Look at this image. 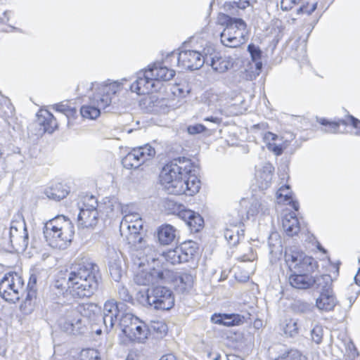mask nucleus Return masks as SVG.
I'll use <instances>...</instances> for the list:
<instances>
[{"label": "nucleus", "instance_id": "obj_1", "mask_svg": "<svg viewBox=\"0 0 360 360\" xmlns=\"http://www.w3.org/2000/svg\"><path fill=\"white\" fill-rule=\"evenodd\" d=\"M197 173L198 167L190 158L179 156L165 164L159 180L169 194L192 196L200 188Z\"/></svg>", "mask_w": 360, "mask_h": 360}, {"label": "nucleus", "instance_id": "obj_2", "mask_svg": "<svg viewBox=\"0 0 360 360\" xmlns=\"http://www.w3.org/2000/svg\"><path fill=\"white\" fill-rule=\"evenodd\" d=\"M101 279L98 266L91 261H82L71 267L68 288L75 298H89L97 290Z\"/></svg>", "mask_w": 360, "mask_h": 360}, {"label": "nucleus", "instance_id": "obj_3", "mask_svg": "<svg viewBox=\"0 0 360 360\" xmlns=\"http://www.w3.org/2000/svg\"><path fill=\"white\" fill-rule=\"evenodd\" d=\"M96 89V92L90 98V104L82 106L80 114L84 118L96 119L101 114V110H105L112 102V96L121 89V83L110 80L102 84L91 82L90 89Z\"/></svg>", "mask_w": 360, "mask_h": 360}, {"label": "nucleus", "instance_id": "obj_4", "mask_svg": "<svg viewBox=\"0 0 360 360\" xmlns=\"http://www.w3.org/2000/svg\"><path fill=\"white\" fill-rule=\"evenodd\" d=\"M137 316L127 311L126 304L122 302L108 300L104 304L103 321L106 331L109 332L117 323L124 335L130 331L131 325L137 321Z\"/></svg>", "mask_w": 360, "mask_h": 360}, {"label": "nucleus", "instance_id": "obj_5", "mask_svg": "<svg viewBox=\"0 0 360 360\" xmlns=\"http://www.w3.org/2000/svg\"><path fill=\"white\" fill-rule=\"evenodd\" d=\"M136 300L143 307L155 310L167 311L174 305V295L172 290L164 285H155L136 294Z\"/></svg>", "mask_w": 360, "mask_h": 360}, {"label": "nucleus", "instance_id": "obj_6", "mask_svg": "<svg viewBox=\"0 0 360 360\" xmlns=\"http://www.w3.org/2000/svg\"><path fill=\"white\" fill-rule=\"evenodd\" d=\"M29 244V234L24 217L18 214L12 220L9 229L4 232V248L11 252V248L16 252L25 251Z\"/></svg>", "mask_w": 360, "mask_h": 360}, {"label": "nucleus", "instance_id": "obj_7", "mask_svg": "<svg viewBox=\"0 0 360 360\" xmlns=\"http://www.w3.org/2000/svg\"><path fill=\"white\" fill-rule=\"evenodd\" d=\"M284 261L290 272H314L319 266L314 257L307 255L297 246L285 248Z\"/></svg>", "mask_w": 360, "mask_h": 360}, {"label": "nucleus", "instance_id": "obj_8", "mask_svg": "<svg viewBox=\"0 0 360 360\" xmlns=\"http://www.w3.org/2000/svg\"><path fill=\"white\" fill-rule=\"evenodd\" d=\"M24 280L19 274L8 272L0 281V297L8 302L15 303L24 295Z\"/></svg>", "mask_w": 360, "mask_h": 360}, {"label": "nucleus", "instance_id": "obj_9", "mask_svg": "<svg viewBox=\"0 0 360 360\" xmlns=\"http://www.w3.org/2000/svg\"><path fill=\"white\" fill-rule=\"evenodd\" d=\"M155 155V150L147 143L132 148L122 159V165L127 169H138L146 161L151 160Z\"/></svg>", "mask_w": 360, "mask_h": 360}, {"label": "nucleus", "instance_id": "obj_10", "mask_svg": "<svg viewBox=\"0 0 360 360\" xmlns=\"http://www.w3.org/2000/svg\"><path fill=\"white\" fill-rule=\"evenodd\" d=\"M197 250L198 244L193 240H188L165 252L163 257L167 262L174 265L188 262L193 258Z\"/></svg>", "mask_w": 360, "mask_h": 360}, {"label": "nucleus", "instance_id": "obj_11", "mask_svg": "<svg viewBox=\"0 0 360 360\" xmlns=\"http://www.w3.org/2000/svg\"><path fill=\"white\" fill-rule=\"evenodd\" d=\"M202 55L197 49H188L186 42L179 49L177 56L178 66L188 70H198L204 65Z\"/></svg>", "mask_w": 360, "mask_h": 360}, {"label": "nucleus", "instance_id": "obj_12", "mask_svg": "<svg viewBox=\"0 0 360 360\" xmlns=\"http://www.w3.org/2000/svg\"><path fill=\"white\" fill-rule=\"evenodd\" d=\"M150 70H141L136 73V79L129 85V89L139 95H145L158 90L154 78L149 75Z\"/></svg>", "mask_w": 360, "mask_h": 360}, {"label": "nucleus", "instance_id": "obj_13", "mask_svg": "<svg viewBox=\"0 0 360 360\" xmlns=\"http://www.w3.org/2000/svg\"><path fill=\"white\" fill-rule=\"evenodd\" d=\"M66 221H71L64 215H58L44 224L43 233L47 243L50 240H53V238L56 233L58 236H59L58 234H62L59 231H62Z\"/></svg>", "mask_w": 360, "mask_h": 360}, {"label": "nucleus", "instance_id": "obj_14", "mask_svg": "<svg viewBox=\"0 0 360 360\" xmlns=\"http://www.w3.org/2000/svg\"><path fill=\"white\" fill-rule=\"evenodd\" d=\"M313 272H290L288 276L290 285L297 289L306 290L311 288L316 283V278L311 274Z\"/></svg>", "mask_w": 360, "mask_h": 360}, {"label": "nucleus", "instance_id": "obj_15", "mask_svg": "<svg viewBox=\"0 0 360 360\" xmlns=\"http://www.w3.org/2000/svg\"><path fill=\"white\" fill-rule=\"evenodd\" d=\"M60 232L62 234L60 233L58 236L56 233L53 238V240H50L48 243L53 248L65 249L71 243L75 234L74 226L72 221L65 222V226Z\"/></svg>", "mask_w": 360, "mask_h": 360}, {"label": "nucleus", "instance_id": "obj_16", "mask_svg": "<svg viewBox=\"0 0 360 360\" xmlns=\"http://www.w3.org/2000/svg\"><path fill=\"white\" fill-rule=\"evenodd\" d=\"M211 321L215 324L233 327L244 323L245 317L243 315L236 313L214 314L211 316Z\"/></svg>", "mask_w": 360, "mask_h": 360}, {"label": "nucleus", "instance_id": "obj_17", "mask_svg": "<svg viewBox=\"0 0 360 360\" xmlns=\"http://www.w3.org/2000/svg\"><path fill=\"white\" fill-rule=\"evenodd\" d=\"M233 25L225 27L220 34V40L223 45L230 48H236L244 44L246 37L244 36V33L240 31L234 32V36L231 35Z\"/></svg>", "mask_w": 360, "mask_h": 360}, {"label": "nucleus", "instance_id": "obj_18", "mask_svg": "<svg viewBox=\"0 0 360 360\" xmlns=\"http://www.w3.org/2000/svg\"><path fill=\"white\" fill-rule=\"evenodd\" d=\"M148 69L150 70V75L154 78L157 85L160 81H169L175 75L174 70L169 69L163 65L161 62H155L148 65Z\"/></svg>", "mask_w": 360, "mask_h": 360}, {"label": "nucleus", "instance_id": "obj_19", "mask_svg": "<svg viewBox=\"0 0 360 360\" xmlns=\"http://www.w3.org/2000/svg\"><path fill=\"white\" fill-rule=\"evenodd\" d=\"M181 219L186 223L191 232H199L204 227V219L198 213L187 209L181 213Z\"/></svg>", "mask_w": 360, "mask_h": 360}, {"label": "nucleus", "instance_id": "obj_20", "mask_svg": "<svg viewBox=\"0 0 360 360\" xmlns=\"http://www.w3.org/2000/svg\"><path fill=\"white\" fill-rule=\"evenodd\" d=\"M130 331H127L126 335L131 341L142 342L148 337V330L147 326L137 318V321L130 326Z\"/></svg>", "mask_w": 360, "mask_h": 360}, {"label": "nucleus", "instance_id": "obj_21", "mask_svg": "<svg viewBox=\"0 0 360 360\" xmlns=\"http://www.w3.org/2000/svg\"><path fill=\"white\" fill-rule=\"evenodd\" d=\"M37 124L41 127L44 133L51 134L57 128L58 124L56 118L49 111L40 110L37 114Z\"/></svg>", "mask_w": 360, "mask_h": 360}, {"label": "nucleus", "instance_id": "obj_22", "mask_svg": "<svg viewBox=\"0 0 360 360\" xmlns=\"http://www.w3.org/2000/svg\"><path fill=\"white\" fill-rule=\"evenodd\" d=\"M302 3V6L296 10L297 15L306 13L311 15L317 8V2L312 3L311 5L308 2L305 3L302 0H281V8L283 11H288L291 10L295 5Z\"/></svg>", "mask_w": 360, "mask_h": 360}, {"label": "nucleus", "instance_id": "obj_23", "mask_svg": "<svg viewBox=\"0 0 360 360\" xmlns=\"http://www.w3.org/2000/svg\"><path fill=\"white\" fill-rule=\"evenodd\" d=\"M338 303L334 292H320L319 296L316 299L315 307L320 311H330Z\"/></svg>", "mask_w": 360, "mask_h": 360}, {"label": "nucleus", "instance_id": "obj_24", "mask_svg": "<svg viewBox=\"0 0 360 360\" xmlns=\"http://www.w3.org/2000/svg\"><path fill=\"white\" fill-rule=\"evenodd\" d=\"M98 310L99 309L97 304L86 303L79 305L77 309H74L70 305L62 306L60 311H67L70 314V316L74 315L75 314H79L80 316L83 317L91 319Z\"/></svg>", "mask_w": 360, "mask_h": 360}, {"label": "nucleus", "instance_id": "obj_25", "mask_svg": "<svg viewBox=\"0 0 360 360\" xmlns=\"http://www.w3.org/2000/svg\"><path fill=\"white\" fill-rule=\"evenodd\" d=\"M78 226L82 228L94 227L98 221V210H87L80 209L77 216Z\"/></svg>", "mask_w": 360, "mask_h": 360}, {"label": "nucleus", "instance_id": "obj_26", "mask_svg": "<svg viewBox=\"0 0 360 360\" xmlns=\"http://www.w3.org/2000/svg\"><path fill=\"white\" fill-rule=\"evenodd\" d=\"M158 239L162 245H167L174 242L177 237L176 229L168 224H165L158 229Z\"/></svg>", "mask_w": 360, "mask_h": 360}, {"label": "nucleus", "instance_id": "obj_27", "mask_svg": "<svg viewBox=\"0 0 360 360\" xmlns=\"http://www.w3.org/2000/svg\"><path fill=\"white\" fill-rule=\"evenodd\" d=\"M71 192L69 186L62 183H57L45 190V195L48 198L60 201L65 198Z\"/></svg>", "mask_w": 360, "mask_h": 360}, {"label": "nucleus", "instance_id": "obj_28", "mask_svg": "<svg viewBox=\"0 0 360 360\" xmlns=\"http://www.w3.org/2000/svg\"><path fill=\"white\" fill-rule=\"evenodd\" d=\"M282 226L288 236H296L300 231V224L295 214H286L282 220Z\"/></svg>", "mask_w": 360, "mask_h": 360}, {"label": "nucleus", "instance_id": "obj_29", "mask_svg": "<svg viewBox=\"0 0 360 360\" xmlns=\"http://www.w3.org/2000/svg\"><path fill=\"white\" fill-rule=\"evenodd\" d=\"M207 65H210L214 72L223 73L233 66V63L230 58L226 56L222 57L218 56V54H214V58L210 60Z\"/></svg>", "mask_w": 360, "mask_h": 360}, {"label": "nucleus", "instance_id": "obj_30", "mask_svg": "<svg viewBox=\"0 0 360 360\" xmlns=\"http://www.w3.org/2000/svg\"><path fill=\"white\" fill-rule=\"evenodd\" d=\"M269 253L272 257H277L281 255L283 251L281 240L279 233L276 231L271 232L269 236L268 240Z\"/></svg>", "mask_w": 360, "mask_h": 360}, {"label": "nucleus", "instance_id": "obj_31", "mask_svg": "<svg viewBox=\"0 0 360 360\" xmlns=\"http://www.w3.org/2000/svg\"><path fill=\"white\" fill-rule=\"evenodd\" d=\"M315 307L312 302L302 300H295L291 304V309L294 313L306 316L312 315Z\"/></svg>", "mask_w": 360, "mask_h": 360}, {"label": "nucleus", "instance_id": "obj_32", "mask_svg": "<svg viewBox=\"0 0 360 360\" xmlns=\"http://www.w3.org/2000/svg\"><path fill=\"white\" fill-rule=\"evenodd\" d=\"M223 18L224 19V22L222 23L225 24V27H231L233 25V30H231V35H235L234 32H237V31L242 32L244 33V36L247 34L246 31V22L240 18H233L228 15H224Z\"/></svg>", "mask_w": 360, "mask_h": 360}, {"label": "nucleus", "instance_id": "obj_33", "mask_svg": "<svg viewBox=\"0 0 360 360\" xmlns=\"http://www.w3.org/2000/svg\"><path fill=\"white\" fill-rule=\"evenodd\" d=\"M317 122L322 126L328 127V129H324L325 133L338 134L340 132V125L347 126V122L343 119H338L335 120H330L325 117L317 118Z\"/></svg>", "mask_w": 360, "mask_h": 360}, {"label": "nucleus", "instance_id": "obj_34", "mask_svg": "<svg viewBox=\"0 0 360 360\" xmlns=\"http://www.w3.org/2000/svg\"><path fill=\"white\" fill-rule=\"evenodd\" d=\"M256 2L257 0H238L226 1L223 6L225 11L230 12L231 14H234V12L233 11L234 10H245L249 7L252 9L254 4Z\"/></svg>", "mask_w": 360, "mask_h": 360}, {"label": "nucleus", "instance_id": "obj_35", "mask_svg": "<svg viewBox=\"0 0 360 360\" xmlns=\"http://www.w3.org/2000/svg\"><path fill=\"white\" fill-rule=\"evenodd\" d=\"M174 281L182 292L187 291L193 286V276L190 273L179 272L175 276Z\"/></svg>", "mask_w": 360, "mask_h": 360}, {"label": "nucleus", "instance_id": "obj_36", "mask_svg": "<svg viewBox=\"0 0 360 360\" xmlns=\"http://www.w3.org/2000/svg\"><path fill=\"white\" fill-rule=\"evenodd\" d=\"M60 312L63 313V311H60ZM65 312L67 314H66L67 318L71 317V316H70L69 313H68L67 311H65ZM75 315H76V316L74 317L72 319H67V321L65 322V324L68 325L66 330H70V332L73 334L83 333V331H82V319L81 318L82 316H80L79 314H75L74 315H72V316H75Z\"/></svg>", "mask_w": 360, "mask_h": 360}, {"label": "nucleus", "instance_id": "obj_37", "mask_svg": "<svg viewBox=\"0 0 360 360\" xmlns=\"http://www.w3.org/2000/svg\"><path fill=\"white\" fill-rule=\"evenodd\" d=\"M274 360H308V358L298 349H290L279 354Z\"/></svg>", "mask_w": 360, "mask_h": 360}, {"label": "nucleus", "instance_id": "obj_38", "mask_svg": "<svg viewBox=\"0 0 360 360\" xmlns=\"http://www.w3.org/2000/svg\"><path fill=\"white\" fill-rule=\"evenodd\" d=\"M317 288L320 292H333V280L329 274H323L319 277H315Z\"/></svg>", "mask_w": 360, "mask_h": 360}, {"label": "nucleus", "instance_id": "obj_39", "mask_svg": "<svg viewBox=\"0 0 360 360\" xmlns=\"http://www.w3.org/2000/svg\"><path fill=\"white\" fill-rule=\"evenodd\" d=\"M134 281L139 285H148L154 283V278L151 271H140L137 272L134 276Z\"/></svg>", "mask_w": 360, "mask_h": 360}, {"label": "nucleus", "instance_id": "obj_40", "mask_svg": "<svg viewBox=\"0 0 360 360\" xmlns=\"http://www.w3.org/2000/svg\"><path fill=\"white\" fill-rule=\"evenodd\" d=\"M262 63H257L255 65L252 63H250L249 66L247 69L245 70V72L243 73V77L246 80L252 81L257 76L259 75L260 72L262 70Z\"/></svg>", "mask_w": 360, "mask_h": 360}, {"label": "nucleus", "instance_id": "obj_41", "mask_svg": "<svg viewBox=\"0 0 360 360\" xmlns=\"http://www.w3.org/2000/svg\"><path fill=\"white\" fill-rule=\"evenodd\" d=\"M238 228L237 225H233L230 228H226L224 230V236L229 244L231 246H235L239 243Z\"/></svg>", "mask_w": 360, "mask_h": 360}, {"label": "nucleus", "instance_id": "obj_42", "mask_svg": "<svg viewBox=\"0 0 360 360\" xmlns=\"http://www.w3.org/2000/svg\"><path fill=\"white\" fill-rule=\"evenodd\" d=\"M165 207L169 211V213L177 215L181 219V213L187 210V208L184 205L169 199L165 202Z\"/></svg>", "mask_w": 360, "mask_h": 360}, {"label": "nucleus", "instance_id": "obj_43", "mask_svg": "<svg viewBox=\"0 0 360 360\" xmlns=\"http://www.w3.org/2000/svg\"><path fill=\"white\" fill-rule=\"evenodd\" d=\"M197 51L202 55L201 58L203 59L204 64H208L210 60L214 58V54H217L215 52V49L213 45L210 43H206L205 46L201 47L200 49H198Z\"/></svg>", "mask_w": 360, "mask_h": 360}, {"label": "nucleus", "instance_id": "obj_44", "mask_svg": "<svg viewBox=\"0 0 360 360\" xmlns=\"http://www.w3.org/2000/svg\"><path fill=\"white\" fill-rule=\"evenodd\" d=\"M247 51L250 53L251 57L252 63L255 64L262 62V51L259 46L255 45L253 43L248 44Z\"/></svg>", "mask_w": 360, "mask_h": 360}, {"label": "nucleus", "instance_id": "obj_45", "mask_svg": "<svg viewBox=\"0 0 360 360\" xmlns=\"http://www.w3.org/2000/svg\"><path fill=\"white\" fill-rule=\"evenodd\" d=\"M79 210L86 209L87 210H97L98 202L94 195H86L83 200L78 203Z\"/></svg>", "mask_w": 360, "mask_h": 360}, {"label": "nucleus", "instance_id": "obj_46", "mask_svg": "<svg viewBox=\"0 0 360 360\" xmlns=\"http://www.w3.org/2000/svg\"><path fill=\"white\" fill-rule=\"evenodd\" d=\"M298 330L297 321L292 319L286 321L283 327L285 334L288 335L290 337H294L298 333Z\"/></svg>", "mask_w": 360, "mask_h": 360}, {"label": "nucleus", "instance_id": "obj_47", "mask_svg": "<svg viewBox=\"0 0 360 360\" xmlns=\"http://www.w3.org/2000/svg\"><path fill=\"white\" fill-rule=\"evenodd\" d=\"M126 240L127 243L134 247L139 245V248H141L142 243L143 240V237L141 232L139 233H128L126 236Z\"/></svg>", "mask_w": 360, "mask_h": 360}, {"label": "nucleus", "instance_id": "obj_48", "mask_svg": "<svg viewBox=\"0 0 360 360\" xmlns=\"http://www.w3.org/2000/svg\"><path fill=\"white\" fill-rule=\"evenodd\" d=\"M291 194L292 192L290 186L284 185L279 188V189L277 191L276 197L278 200H281L283 198V202H285L292 198Z\"/></svg>", "mask_w": 360, "mask_h": 360}, {"label": "nucleus", "instance_id": "obj_49", "mask_svg": "<svg viewBox=\"0 0 360 360\" xmlns=\"http://www.w3.org/2000/svg\"><path fill=\"white\" fill-rule=\"evenodd\" d=\"M109 271L112 278L118 282L122 277V267L117 262L110 263L109 264Z\"/></svg>", "mask_w": 360, "mask_h": 360}, {"label": "nucleus", "instance_id": "obj_50", "mask_svg": "<svg viewBox=\"0 0 360 360\" xmlns=\"http://www.w3.org/2000/svg\"><path fill=\"white\" fill-rule=\"evenodd\" d=\"M323 330L321 326L316 325L311 331L312 340L316 344H320L323 339Z\"/></svg>", "mask_w": 360, "mask_h": 360}, {"label": "nucleus", "instance_id": "obj_51", "mask_svg": "<svg viewBox=\"0 0 360 360\" xmlns=\"http://www.w3.org/2000/svg\"><path fill=\"white\" fill-rule=\"evenodd\" d=\"M150 271L151 274H153V277L154 278V283L164 281L166 278V276L169 274V271L166 269L153 268L150 269Z\"/></svg>", "mask_w": 360, "mask_h": 360}, {"label": "nucleus", "instance_id": "obj_52", "mask_svg": "<svg viewBox=\"0 0 360 360\" xmlns=\"http://www.w3.org/2000/svg\"><path fill=\"white\" fill-rule=\"evenodd\" d=\"M117 293L120 299L122 301L129 303L133 302L132 295L129 293L128 289L126 287L123 285L119 286Z\"/></svg>", "mask_w": 360, "mask_h": 360}, {"label": "nucleus", "instance_id": "obj_53", "mask_svg": "<svg viewBox=\"0 0 360 360\" xmlns=\"http://www.w3.org/2000/svg\"><path fill=\"white\" fill-rule=\"evenodd\" d=\"M139 214L137 213H131L128 214H125L123 217V220L121 222L120 230L122 232V235L123 234V229L124 227L127 226V224H132L134 221V219H140Z\"/></svg>", "mask_w": 360, "mask_h": 360}, {"label": "nucleus", "instance_id": "obj_54", "mask_svg": "<svg viewBox=\"0 0 360 360\" xmlns=\"http://www.w3.org/2000/svg\"><path fill=\"white\" fill-rule=\"evenodd\" d=\"M35 304L33 302L23 300L20 305V310L23 314H30L34 309Z\"/></svg>", "mask_w": 360, "mask_h": 360}, {"label": "nucleus", "instance_id": "obj_55", "mask_svg": "<svg viewBox=\"0 0 360 360\" xmlns=\"http://www.w3.org/2000/svg\"><path fill=\"white\" fill-rule=\"evenodd\" d=\"M187 132L191 135H196L207 130V127L202 124H191L187 127Z\"/></svg>", "mask_w": 360, "mask_h": 360}, {"label": "nucleus", "instance_id": "obj_56", "mask_svg": "<svg viewBox=\"0 0 360 360\" xmlns=\"http://www.w3.org/2000/svg\"><path fill=\"white\" fill-rule=\"evenodd\" d=\"M126 229L128 233H139L140 230L143 229V222L141 218L134 219L132 224H127Z\"/></svg>", "mask_w": 360, "mask_h": 360}, {"label": "nucleus", "instance_id": "obj_57", "mask_svg": "<svg viewBox=\"0 0 360 360\" xmlns=\"http://www.w3.org/2000/svg\"><path fill=\"white\" fill-rule=\"evenodd\" d=\"M148 104L150 106L151 104H153L152 107L155 108V110L156 111L158 110V108H162L163 106H167L165 99H159L158 98H156L155 96L150 97Z\"/></svg>", "mask_w": 360, "mask_h": 360}, {"label": "nucleus", "instance_id": "obj_58", "mask_svg": "<svg viewBox=\"0 0 360 360\" xmlns=\"http://www.w3.org/2000/svg\"><path fill=\"white\" fill-rule=\"evenodd\" d=\"M347 118L350 125L356 129L354 134L356 136H360V120L352 115H348Z\"/></svg>", "mask_w": 360, "mask_h": 360}, {"label": "nucleus", "instance_id": "obj_59", "mask_svg": "<svg viewBox=\"0 0 360 360\" xmlns=\"http://www.w3.org/2000/svg\"><path fill=\"white\" fill-rule=\"evenodd\" d=\"M152 327L160 336L165 335L167 333V326L165 323L156 322L153 323Z\"/></svg>", "mask_w": 360, "mask_h": 360}, {"label": "nucleus", "instance_id": "obj_60", "mask_svg": "<svg viewBox=\"0 0 360 360\" xmlns=\"http://www.w3.org/2000/svg\"><path fill=\"white\" fill-rule=\"evenodd\" d=\"M24 293L26 294L24 300L30 301L36 303L37 290L25 288Z\"/></svg>", "mask_w": 360, "mask_h": 360}, {"label": "nucleus", "instance_id": "obj_61", "mask_svg": "<svg viewBox=\"0 0 360 360\" xmlns=\"http://www.w3.org/2000/svg\"><path fill=\"white\" fill-rule=\"evenodd\" d=\"M267 147L269 150H271L276 155H281L283 152V147L282 145L276 144V143H267Z\"/></svg>", "mask_w": 360, "mask_h": 360}, {"label": "nucleus", "instance_id": "obj_62", "mask_svg": "<svg viewBox=\"0 0 360 360\" xmlns=\"http://www.w3.org/2000/svg\"><path fill=\"white\" fill-rule=\"evenodd\" d=\"M274 168L272 167L271 164H268L265 167H264V173L266 174L264 177V180L266 181V186L270 182L271 180V175Z\"/></svg>", "mask_w": 360, "mask_h": 360}, {"label": "nucleus", "instance_id": "obj_63", "mask_svg": "<svg viewBox=\"0 0 360 360\" xmlns=\"http://www.w3.org/2000/svg\"><path fill=\"white\" fill-rule=\"evenodd\" d=\"M69 105L63 103H56L53 105V109L56 112L62 113L63 115H65L67 110L69 108Z\"/></svg>", "mask_w": 360, "mask_h": 360}, {"label": "nucleus", "instance_id": "obj_64", "mask_svg": "<svg viewBox=\"0 0 360 360\" xmlns=\"http://www.w3.org/2000/svg\"><path fill=\"white\" fill-rule=\"evenodd\" d=\"M65 117L68 120V122H70L71 119H75L77 116V109L74 107H69L67 110L66 113L65 115Z\"/></svg>", "mask_w": 360, "mask_h": 360}]
</instances>
